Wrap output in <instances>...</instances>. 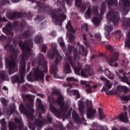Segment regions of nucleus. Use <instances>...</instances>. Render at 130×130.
<instances>
[{
	"label": "nucleus",
	"mask_w": 130,
	"mask_h": 130,
	"mask_svg": "<svg viewBox=\"0 0 130 130\" xmlns=\"http://www.w3.org/2000/svg\"><path fill=\"white\" fill-rule=\"evenodd\" d=\"M108 4L109 6L117 5V0H108ZM119 6H122V9H121L120 11H122L123 14H127L128 13L127 9L129 8L130 6V3L128 0H120Z\"/></svg>",
	"instance_id": "nucleus-5"
},
{
	"label": "nucleus",
	"mask_w": 130,
	"mask_h": 130,
	"mask_svg": "<svg viewBox=\"0 0 130 130\" xmlns=\"http://www.w3.org/2000/svg\"><path fill=\"white\" fill-rule=\"evenodd\" d=\"M13 53H14V54L13 56L5 59L6 66L9 69L10 74H13V73H15L18 69V68H17V64H16L14 60V58H16V56H17V53L14 52Z\"/></svg>",
	"instance_id": "nucleus-4"
},
{
	"label": "nucleus",
	"mask_w": 130,
	"mask_h": 130,
	"mask_svg": "<svg viewBox=\"0 0 130 130\" xmlns=\"http://www.w3.org/2000/svg\"><path fill=\"white\" fill-rule=\"evenodd\" d=\"M0 76L2 79H5V71H0Z\"/></svg>",
	"instance_id": "nucleus-50"
},
{
	"label": "nucleus",
	"mask_w": 130,
	"mask_h": 130,
	"mask_svg": "<svg viewBox=\"0 0 130 130\" xmlns=\"http://www.w3.org/2000/svg\"><path fill=\"white\" fill-rule=\"evenodd\" d=\"M50 109L51 111L53 112V113H54L55 114H57L58 115H59L60 114V112H58L57 110L53 106L51 103H50Z\"/></svg>",
	"instance_id": "nucleus-29"
},
{
	"label": "nucleus",
	"mask_w": 130,
	"mask_h": 130,
	"mask_svg": "<svg viewBox=\"0 0 130 130\" xmlns=\"http://www.w3.org/2000/svg\"><path fill=\"white\" fill-rule=\"evenodd\" d=\"M58 42L62 48L64 53L67 57V63L64 67V74H71V73H72V70H71V68H70V65L69 64V62H70L74 70L75 74H76V75H80L81 69H82V65H79V68H74V64L73 63V62H72V58H71L70 54L72 53V49H73L74 47L69 45L68 51H67L66 50V46L64 45V42H63V39H62V38H59L58 40Z\"/></svg>",
	"instance_id": "nucleus-2"
},
{
	"label": "nucleus",
	"mask_w": 130,
	"mask_h": 130,
	"mask_svg": "<svg viewBox=\"0 0 130 130\" xmlns=\"http://www.w3.org/2000/svg\"><path fill=\"white\" fill-rule=\"evenodd\" d=\"M115 119H117L122 122H128V118H127L126 112L120 114L118 117H115Z\"/></svg>",
	"instance_id": "nucleus-16"
},
{
	"label": "nucleus",
	"mask_w": 130,
	"mask_h": 130,
	"mask_svg": "<svg viewBox=\"0 0 130 130\" xmlns=\"http://www.w3.org/2000/svg\"><path fill=\"white\" fill-rule=\"evenodd\" d=\"M124 27H130V18L126 20L125 22L124 23Z\"/></svg>",
	"instance_id": "nucleus-42"
},
{
	"label": "nucleus",
	"mask_w": 130,
	"mask_h": 130,
	"mask_svg": "<svg viewBox=\"0 0 130 130\" xmlns=\"http://www.w3.org/2000/svg\"><path fill=\"white\" fill-rule=\"evenodd\" d=\"M48 56L51 59H52V58H53L54 56H56V58L55 61L56 64H58V63H60V61H61V57L59 56V54H58V52L56 50H54V51L52 52H48Z\"/></svg>",
	"instance_id": "nucleus-10"
},
{
	"label": "nucleus",
	"mask_w": 130,
	"mask_h": 130,
	"mask_svg": "<svg viewBox=\"0 0 130 130\" xmlns=\"http://www.w3.org/2000/svg\"><path fill=\"white\" fill-rule=\"evenodd\" d=\"M3 30L4 33H6V34L13 35V33H12V23H9L6 27L3 29Z\"/></svg>",
	"instance_id": "nucleus-22"
},
{
	"label": "nucleus",
	"mask_w": 130,
	"mask_h": 130,
	"mask_svg": "<svg viewBox=\"0 0 130 130\" xmlns=\"http://www.w3.org/2000/svg\"><path fill=\"white\" fill-rule=\"evenodd\" d=\"M51 16H52V18L53 20H55L57 22H60V23L66 20V16L62 14L57 16L55 13H51Z\"/></svg>",
	"instance_id": "nucleus-15"
},
{
	"label": "nucleus",
	"mask_w": 130,
	"mask_h": 130,
	"mask_svg": "<svg viewBox=\"0 0 130 130\" xmlns=\"http://www.w3.org/2000/svg\"><path fill=\"white\" fill-rule=\"evenodd\" d=\"M120 98H121L122 103H126L127 101L130 100V94L128 95H121Z\"/></svg>",
	"instance_id": "nucleus-31"
},
{
	"label": "nucleus",
	"mask_w": 130,
	"mask_h": 130,
	"mask_svg": "<svg viewBox=\"0 0 130 130\" xmlns=\"http://www.w3.org/2000/svg\"><path fill=\"white\" fill-rule=\"evenodd\" d=\"M35 42H36V43H39L40 42V41H41V37L39 36L38 37H36L35 39Z\"/></svg>",
	"instance_id": "nucleus-47"
},
{
	"label": "nucleus",
	"mask_w": 130,
	"mask_h": 130,
	"mask_svg": "<svg viewBox=\"0 0 130 130\" xmlns=\"http://www.w3.org/2000/svg\"><path fill=\"white\" fill-rule=\"evenodd\" d=\"M67 37L69 39V41H72V40H74V39H75V36L72 34L69 35V32L67 33Z\"/></svg>",
	"instance_id": "nucleus-41"
},
{
	"label": "nucleus",
	"mask_w": 130,
	"mask_h": 130,
	"mask_svg": "<svg viewBox=\"0 0 130 130\" xmlns=\"http://www.w3.org/2000/svg\"><path fill=\"white\" fill-rule=\"evenodd\" d=\"M66 29H67L68 31H70L71 33H74V29L73 28V26H72V25L71 24V21H69L68 22L66 26Z\"/></svg>",
	"instance_id": "nucleus-35"
},
{
	"label": "nucleus",
	"mask_w": 130,
	"mask_h": 130,
	"mask_svg": "<svg viewBox=\"0 0 130 130\" xmlns=\"http://www.w3.org/2000/svg\"><path fill=\"white\" fill-rule=\"evenodd\" d=\"M72 117L75 120V121L77 122V123H84V122L86 121L84 117H82L81 120L80 119V118H79V116L75 110L73 111Z\"/></svg>",
	"instance_id": "nucleus-19"
},
{
	"label": "nucleus",
	"mask_w": 130,
	"mask_h": 130,
	"mask_svg": "<svg viewBox=\"0 0 130 130\" xmlns=\"http://www.w3.org/2000/svg\"><path fill=\"white\" fill-rule=\"evenodd\" d=\"M0 100L2 103V104H3V105L4 106H7V104H8V101H7V100H6L5 99V98H2L0 99Z\"/></svg>",
	"instance_id": "nucleus-40"
},
{
	"label": "nucleus",
	"mask_w": 130,
	"mask_h": 130,
	"mask_svg": "<svg viewBox=\"0 0 130 130\" xmlns=\"http://www.w3.org/2000/svg\"><path fill=\"white\" fill-rule=\"evenodd\" d=\"M37 115L38 116L39 119L36 120L34 124H29L28 125V127L30 129H35V126H38V128H39V127H41L42 125L45 124V120H43L41 118V115L39 112L38 114H37Z\"/></svg>",
	"instance_id": "nucleus-7"
},
{
	"label": "nucleus",
	"mask_w": 130,
	"mask_h": 130,
	"mask_svg": "<svg viewBox=\"0 0 130 130\" xmlns=\"http://www.w3.org/2000/svg\"><path fill=\"white\" fill-rule=\"evenodd\" d=\"M66 81H67V82H79V80L77 78H75L74 77H67Z\"/></svg>",
	"instance_id": "nucleus-37"
},
{
	"label": "nucleus",
	"mask_w": 130,
	"mask_h": 130,
	"mask_svg": "<svg viewBox=\"0 0 130 130\" xmlns=\"http://www.w3.org/2000/svg\"><path fill=\"white\" fill-rule=\"evenodd\" d=\"M53 94L58 96V100H57V103L60 105L61 109H62L64 104L63 103V97L60 94V92L58 89H55L53 91Z\"/></svg>",
	"instance_id": "nucleus-12"
},
{
	"label": "nucleus",
	"mask_w": 130,
	"mask_h": 130,
	"mask_svg": "<svg viewBox=\"0 0 130 130\" xmlns=\"http://www.w3.org/2000/svg\"><path fill=\"white\" fill-rule=\"evenodd\" d=\"M107 21L109 20H113V22L114 25H117L118 23V20H119V16H118V12H116V11H110L106 16Z\"/></svg>",
	"instance_id": "nucleus-8"
},
{
	"label": "nucleus",
	"mask_w": 130,
	"mask_h": 130,
	"mask_svg": "<svg viewBox=\"0 0 130 130\" xmlns=\"http://www.w3.org/2000/svg\"><path fill=\"white\" fill-rule=\"evenodd\" d=\"M43 78H44L43 72L39 71L38 69H37L36 71L34 76H32L31 74L27 76V80L30 82L33 81L34 79H35V80H40L41 82H43Z\"/></svg>",
	"instance_id": "nucleus-9"
},
{
	"label": "nucleus",
	"mask_w": 130,
	"mask_h": 130,
	"mask_svg": "<svg viewBox=\"0 0 130 130\" xmlns=\"http://www.w3.org/2000/svg\"><path fill=\"white\" fill-rule=\"evenodd\" d=\"M117 56H118V54L116 53L114 55L112 58H111L107 60L108 63H109V64H110V66H111L112 67H114V68H117V67H118V64H117V63H115L113 65V62L117 60Z\"/></svg>",
	"instance_id": "nucleus-18"
},
{
	"label": "nucleus",
	"mask_w": 130,
	"mask_h": 130,
	"mask_svg": "<svg viewBox=\"0 0 130 130\" xmlns=\"http://www.w3.org/2000/svg\"><path fill=\"white\" fill-rule=\"evenodd\" d=\"M25 97L26 99L30 100L29 103L26 105V107H27L28 109L27 110H26L24 107V106H23V104H21L19 105V110L21 113H23L27 116V117L30 118V119H33L34 116L32 113H33L34 110L31 108L33 106V96L30 94H26L25 95Z\"/></svg>",
	"instance_id": "nucleus-3"
},
{
	"label": "nucleus",
	"mask_w": 130,
	"mask_h": 130,
	"mask_svg": "<svg viewBox=\"0 0 130 130\" xmlns=\"http://www.w3.org/2000/svg\"><path fill=\"white\" fill-rule=\"evenodd\" d=\"M85 44L87 47L90 46V44L88 42H85Z\"/></svg>",
	"instance_id": "nucleus-63"
},
{
	"label": "nucleus",
	"mask_w": 130,
	"mask_h": 130,
	"mask_svg": "<svg viewBox=\"0 0 130 130\" xmlns=\"http://www.w3.org/2000/svg\"><path fill=\"white\" fill-rule=\"evenodd\" d=\"M73 54H74V60H78L79 59V55L77 53V50H74L73 51Z\"/></svg>",
	"instance_id": "nucleus-38"
},
{
	"label": "nucleus",
	"mask_w": 130,
	"mask_h": 130,
	"mask_svg": "<svg viewBox=\"0 0 130 130\" xmlns=\"http://www.w3.org/2000/svg\"><path fill=\"white\" fill-rule=\"evenodd\" d=\"M19 45L25 53H24L21 55L22 61L20 62V67L19 68L20 77L19 78L18 75H16L13 77V80L14 81V82L23 83V82H24V76H25V67L26 66V60H27L28 58L27 54L32 53V51L31 50V48L29 47L30 46V44L29 43L23 44L22 43V42H20Z\"/></svg>",
	"instance_id": "nucleus-1"
},
{
	"label": "nucleus",
	"mask_w": 130,
	"mask_h": 130,
	"mask_svg": "<svg viewBox=\"0 0 130 130\" xmlns=\"http://www.w3.org/2000/svg\"><path fill=\"white\" fill-rule=\"evenodd\" d=\"M8 127L9 130H14L16 129L18 127L17 125H15V124L12 123V121H10L8 122Z\"/></svg>",
	"instance_id": "nucleus-33"
},
{
	"label": "nucleus",
	"mask_w": 130,
	"mask_h": 130,
	"mask_svg": "<svg viewBox=\"0 0 130 130\" xmlns=\"http://www.w3.org/2000/svg\"><path fill=\"white\" fill-rule=\"evenodd\" d=\"M112 130H117L115 127L112 128ZM120 130H127L125 127H120Z\"/></svg>",
	"instance_id": "nucleus-53"
},
{
	"label": "nucleus",
	"mask_w": 130,
	"mask_h": 130,
	"mask_svg": "<svg viewBox=\"0 0 130 130\" xmlns=\"http://www.w3.org/2000/svg\"><path fill=\"white\" fill-rule=\"evenodd\" d=\"M123 86L121 85H118V87H117V89L118 91H122L121 88L120 87H122Z\"/></svg>",
	"instance_id": "nucleus-60"
},
{
	"label": "nucleus",
	"mask_w": 130,
	"mask_h": 130,
	"mask_svg": "<svg viewBox=\"0 0 130 130\" xmlns=\"http://www.w3.org/2000/svg\"><path fill=\"white\" fill-rule=\"evenodd\" d=\"M105 13V6L104 5H102V8L101 9V15H103V13Z\"/></svg>",
	"instance_id": "nucleus-45"
},
{
	"label": "nucleus",
	"mask_w": 130,
	"mask_h": 130,
	"mask_svg": "<svg viewBox=\"0 0 130 130\" xmlns=\"http://www.w3.org/2000/svg\"><path fill=\"white\" fill-rule=\"evenodd\" d=\"M6 36H2L1 37H0V40H1V41H3V40H5V39H6Z\"/></svg>",
	"instance_id": "nucleus-57"
},
{
	"label": "nucleus",
	"mask_w": 130,
	"mask_h": 130,
	"mask_svg": "<svg viewBox=\"0 0 130 130\" xmlns=\"http://www.w3.org/2000/svg\"><path fill=\"white\" fill-rule=\"evenodd\" d=\"M63 87H67L68 89H70V88H72V85L71 84H63Z\"/></svg>",
	"instance_id": "nucleus-54"
},
{
	"label": "nucleus",
	"mask_w": 130,
	"mask_h": 130,
	"mask_svg": "<svg viewBox=\"0 0 130 130\" xmlns=\"http://www.w3.org/2000/svg\"><path fill=\"white\" fill-rule=\"evenodd\" d=\"M85 86L88 88L86 89V92L87 93H91L92 92V90H91L92 86H90L89 84H86Z\"/></svg>",
	"instance_id": "nucleus-43"
},
{
	"label": "nucleus",
	"mask_w": 130,
	"mask_h": 130,
	"mask_svg": "<svg viewBox=\"0 0 130 130\" xmlns=\"http://www.w3.org/2000/svg\"><path fill=\"white\" fill-rule=\"evenodd\" d=\"M106 48H107V49H108L110 51H112V50H113V48L110 45H106Z\"/></svg>",
	"instance_id": "nucleus-49"
},
{
	"label": "nucleus",
	"mask_w": 130,
	"mask_h": 130,
	"mask_svg": "<svg viewBox=\"0 0 130 130\" xmlns=\"http://www.w3.org/2000/svg\"><path fill=\"white\" fill-rule=\"evenodd\" d=\"M80 83L81 84H82V85H84V84H87V81H84V80H81Z\"/></svg>",
	"instance_id": "nucleus-61"
},
{
	"label": "nucleus",
	"mask_w": 130,
	"mask_h": 130,
	"mask_svg": "<svg viewBox=\"0 0 130 130\" xmlns=\"http://www.w3.org/2000/svg\"><path fill=\"white\" fill-rule=\"evenodd\" d=\"M105 35L106 38L108 39V38H110V35L109 34V32L110 31H112V27L110 26H106L105 27Z\"/></svg>",
	"instance_id": "nucleus-26"
},
{
	"label": "nucleus",
	"mask_w": 130,
	"mask_h": 130,
	"mask_svg": "<svg viewBox=\"0 0 130 130\" xmlns=\"http://www.w3.org/2000/svg\"><path fill=\"white\" fill-rule=\"evenodd\" d=\"M116 74L117 76L119 78L122 82H123L124 83H126L127 85L130 87V72H129L127 74V76L128 77V78H127L126 77H121L120 76V74H118V73L116 72Z\"/></svg>",
	"instance_id": "nucleus-20"
},
{
	"label": "nucleus",
	"mask_w": 130,
	"mask_h": 130,
	"mask_svg": "<svg viewBox=\"0 0 130 130\" xmlns=\"http://www.w3.org/2000/svg\"><path fill=\"white\" fill-rule=\"evenodd\" d=\"M15 123L17 124L18 127L20 130H27L26 127H24L23 123H22V119L21 118V116L18 114L17 112L15 113Z\"/></svg>",
	"instance_id": "nucleus-13"
},
{
	"label": "nucleus",
	"mask_w": 130,
	"mask_h": 130,
	"mask_svg": "<svg viewBox=\"0 0 130 130\" xmlns=\"http://www.w3.org/2000/svg\"><path fill=\"white\" fill-rule=\"evenodd\" d=\"M99 115L101 119H104V118H105V115H104V114L103 113V109L101 108H100L99 109Z\"/></svg>",
	"instance_id": "nucleus-36"
},
{
	"label": "nucleus",
	"mask_w": 130,
	"mask_h": 130,
	"mask_svg": "<svg viewBox=\"0 0 130 130\" xmlns=\"http://www.w3.org/2000/svg\"><path fill=\"white\" fill-rule=\"evenodd\" d=\"M95 37H96V38H98L100 40H101V35H100V34H96L95 35Z\"/></svg>",
	"instance_id": "nucleus-56"
},
{
	"label": "nucleus",
	"mask_w": 130,
	"mask_h": 130,
	"mask_svg": "<svg viewBox=\"0 0 130 130\" xmlns=\"http://www.w3.org/2000/svg\"><path fill=\"white\" fill-rule=\"evenodd\" d=\"M79 53H82V55H87L88 51L85 50L84 47L82 45H80L79 48Z\"/></svg>",
	"instance_id": "nucleus-34"
},
{
	"label": "nucleus",
	"mask_w": 130,
	"mask_h": 130,
	"mask_svg": "<svg viewBox=\"0 0 130 130\" xmlns=\"http://www.w3.org/2000/svg\"><path fill=\"white\" fill-rule=\"evenodd\" d=\"M2 21H3V22H7V19H6V18H0V23L1 22H2Z\"/></svg>",
	"instance_id": "nucleus-58"
},
{
	"label": "nucleus",
	"mask_w": 130,
	"mask_h": 130,
	"mask_svg": "<svg viewBox=\"0 0 130 130\" xmlns=\"http://www.w3.org/2000/svg\"><path fill=\"white\" fill-rule=\"evenodd\" d=\"M120 88H121V91H123L124 92H127L128 91V88H127L126 86H123L122 87H120Z\"/></svg>",
	"instance_id": "nucleus-46"
},
{
	"label": "nucleus",
	"mask_w": 130,
	"mask_h": 130,
	"mask_svg": "<svg viewBox=\"0 0 130 130\" xmlns=\"http://www.w3.org/2000/svg\"><path fill=\"white\" fill-rule=\"evenodd\" d=\"M79 103L78 104L79 105V110L80 112L81 113H83V109L84 108V106H83V103L79 102Z\"/></svg>",
	"instance_id": "nucleus-39"
},
{
	"label": "nucleus",
	"mask_w": 130,
	"mask_h": 130,
	"mask_svg": "<svg viewBox=\"0 0 130 130\" xmlns=\"http://www.w3.org/2000/svg\"><path fill=\"white\" fill-rule=\"evenodd\" d=\"M101 80L104 82V85L102 89V91H104L108 94V95H110V94H112V90H109L113 86V83L110 82L109 80H107L105 77L103 76L101 77Z\"/></svg>",
	"instance_id": "nucleus-6"
},
{
	"label": "nucleus",
	"mask_w": 130,
	"mask_h": 130,
	"mask_svg": "<svg viewBox=\"0 0 130 130\" xmlns=\"http://www.w3.org/2000/svg\"><path fill=\"white\" fill-rule=\"evenodd\" d=\"M104 74L105 75L109 78V79H110L111 80H113L114 79V75L113 74L108 70V69H106L104 71Z\"/></svg>",
	"instance_id": "nucleus-25"
},
{
	"label": "nucleus",
	"mask_w": 130,
	"mask_h": 130,
	"mask_svg": "<svg viewBox=\"0 0 130 130\" xmlns=\"http://www.w3.org/2000/svg\"><path fill=\"white\" fill-rule=\"evenodd\" d=\"M119 74L120 75H122L123 76H124L125 73L124 72V70L121 69L119 71Z\"/></svg>",
	"instance_id": "nucleus-55"
},
{
	"label": "nucleus",
	"mask_w": 130,
	"mask_h": 130,
	"mask_svg": "<svg viewBox=\"0 0 130 130\" xmlns=\"http://www.w3.org/2000/svg\"><path fill=\"white\" fill-rule=\"evenodd\" d=\"M82 37L83 38V40H87V36L85 34H83L82 35Z\"/></svg>",
	"instance_id": "nucleus-59"
},
{
	"label": "nucleus",
	"mask_w": 130,
	"mask_h": 130,
	"mask_svg": "<svg viewBox=\"0 0 130 130\" xmlns=\"http://www.w3.org/2000/svg\"><path fill=\"white\" fill-rule=\"evenodd\" d=\"M4 48L7 50H12V46L10 45H7L4 47Z\"/></svg>",
	"instance_id": "nucleus-48"
},
{
	"label": "nucleus",
	"mask_w": 130,
	"mask_h": 130,
	"mask_svg": "<svg viewBox=\"0 0 130 130\" xmlns=\"http://www.w3.org/2000/svg\"><path fill=\"white\" fill-rule=\"evenodd\" d=\"M36 105L37 109H38L40 111H41L42 112H43V110H44V108L43 107V105H42V104H41V100H40V99H37Z\"/></svg>",
	"instance_id": "nucleus-23"
},
{
	"label": "nucleus",
	"mask_w": 130,
	"mask_h": 130,
	"mask_svg": "<svg viewBox=\"0 0 130 130\" xmlns=\"http://www.w3.org/2000/svg\"><path fill=\"white\" fill-rule=\"evenodd\" d=\"M81 75L84 78H88V77L93 75V69L90 68L88 65H86L85 69L81 71Z\"/></svg>",
	"instance_id": "nucleus-11"
},
{
	"label": "nucleus",
	"mask_w": 130,
	"mask_h": 130,
	"mask_svg": "<svg viewBox=\"0 0 130 130\" xmlns=\"http://www.w3.org/2000/svg\"><path fill=\"white\" fill-rule=\"evenodd\" d=\"M67 91L68 92L69 94H70V95H76L77 99L80 98V93H79V91L76 90H68Z\"/></svg>",
	"instance_id": "nucleus-30"
},
{
	"label": "nucleus",
	"mask_w": 130,
	"mask_h": 130,
	"mask_svg": "<svg viewBox=\"0 0 130 130\" xmlns=\"http://www.w3.org/2000/svg\"><path fill=\"white\" fill-rule=\"evenodd\" d=\"M42 51H43V52H46V46L45 45H43Z\"/></svg>",
	"instance_id": "nucleus-52"
},
{
	"label": "nucleus",
	"mask_w": 130,
	"mask_h": 130,
	"mask_svg": "<svg viewBox=\"0 0 130 130\" xmlns=\"http://www.w3.org/2000/svg\"><path fill=\"white\" fill-rule=\"evenodd\" d=\"M7 17L10 20L14 19V16L12 15V14H9L7 15Z\"/></svg>",
	"instance_id": "nucleus-51"
},
{
	"label": "nucleus",
	"mask_w": 130,
	"mask_h": 130,
	"mask_svg": "<svg viewBox=\"0 0 130 130\" xmlns=\"http://www.w3.org/2000/svg\"><path fill=\"white\" fill-rule=\"evenodd\" d=\"M82 29H85L86 32H88V24L87 23H84L81 25Z\"/></svg>",
	"instance_id": "nucleus-44"
},
{
	"label": "nucleus",
	"mask_w": 130,
	"mask_h": 130,
	"mask_svg": "<svg viewBox=\"0 0 130 130\" xmlns=\"http://www.w3.org/2000/svg\"><path fill=\"white\" fill-rule=\"evenodd\" d=\"M86 102L87 104H92V101L91 100H87Z\"/></svg>",
	"instance_id": "nucleus-62"
},
{
	"label": "nucleus",
	"mask_w": 130,
	"mask_h": 130,
	"mask_svg": "<svg viewBox=\"0 0 130 130\" xmlns=\"http://www.w3.org/2000/svg\"><path fill=\"white\" fill-rule=\"evenodd\" d=\"M95 113H96V110L94 109L93 107H89L87 108L86 114L88 118H91V117H93Z\"/></svg>",
	"instance_id": "nucleus-21"
},
{
	"label": "nucleus",
	"mask_w": 130,
	"mask_h": 130,
	"mask_svg": "<svg viewBox=\"0 0 130 130\" xmlns=\"http://www.w3.org/2000/svg\"><path fill=\"white\" fill-rule=\"evenodd\" d=\"M94 14L95 15L98 14V7H93L92 9V11H91V7H89L87 9V11L85 14V17L86 19H89L90 18V16L91 14Z\"/></svg>",
	"instance_id": "nucleus-14"
},
{
	"label": "nucleus",
	"mask_w": 130,
	"mask_h": 130,
	"mask_svg": "<svg viewBox=\"0 0 130 130\" xmlns=\"http://www.w3.org/2000/svg\"><path fill=\"white\" fill-rule=\"evenodd\" d=\"M101 20H102V17L101 16H99V15H97L93 18L92 22L94 25L98 26L99 23L101 22Z\"/></svg>",
	"instance_id": "nucleus-24"
},
{
	"label": "nucleus",
	"mask_w": 130,
	"mask_h": 130,
	"mask_svg": "<svg viewBox=\"0 0 130 130\" xmlns=\"http://www.w3.org/2000/svg\"><path fill=\"white\" fill-rule=\"evenodd\" d=\"M125 46L130 48V32L127 34L126 40L125 42Z\"/></svg>",
	"instance_id": "nucleus-32"
},
{
	"label": "nucleus",
	"mask_w": 130,
	"mask_h": 130,
	"mask_svg": "<svg viewBox=\"0 0 130 130\" xmlns=\"http://www.w3.org/2000/svg\"><path fill=\"white\" fill-rule=\"evenodd\" d=\"M39 58H44L43 55H42L41 54H39Z\"/></svg>",
	"instance_id": "nucleus-64"
},
{
	"label": "nucleus",
	"mask_w": 130,
	"mask_h": 130,
	"mask_svg": "<svg viewBox=\"0 0 130 130\" xmlns=\"http://www.w3.org/2000/svg\"><path fill=\"white\" fill-rule=\"evenodd\" d=\"M57 71H58L57 67L55 65L54 66H51L50 68V73H52V74H53L54 78H56L57 79H63L64 77H66V75H64V76L63 77L58 76V75L56 74V73H57Z\"/></svg>",
	"instance_id": "nucleus-17"
},
{
	"label": "nucleus",
	"mask_w": 130,
	"mask_h": 130,
	"mask_svg": "<svg viewBox=\"0 0 130 130\" xmlns=\"http://www.w3.org/2000/svg\"><path fill=\"white\" fill-rule=\"evenodd\" d=\"M0 124H1V130H7V122L5 118L0 120Z\"/></svg>",
	"instance_id": "nucleus-27"
},
{
	"label": "nucleus",
	"mask_w": 130,
	"mask_h": 130,
	"mask_svg": "<svg viewBox=\"0 0 130 130\" xmlns=\"http://www.w3.org/2000/svg\"><path fill=\"white\" fill-rule=\"evenodd\" d=\"M76 1V3H75V6L77 7H81V11H85L86 10V6L85 5H82V0H75Z\"/></svg>",
	"instance_id": "nucleus-28"
}]
</instances>
